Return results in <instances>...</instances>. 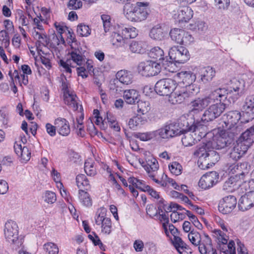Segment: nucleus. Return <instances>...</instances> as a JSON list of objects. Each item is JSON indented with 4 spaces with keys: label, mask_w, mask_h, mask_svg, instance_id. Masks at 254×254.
Wrapping results in <instances>:
<instances>
[{
    "label": "nucleus",
    "mask_w": 254,
    "mask_h": 254,
    "mask_svg": "<svg viewBox=\"0 0 254 254\" xmlns=\"http://www.w3.org/2000/svg\"><path fill=\"white\" fill-rule=\"evenodd\" d=\"M218 179L219 175L216 172H210L201 177L198 182L199 186L205 190L209 189L218 182Z\"/></svg>",
    "instance_id": "dca6fc26"
},
{
    "label": "nucleus",
    "mask_w": 254,
    "mask_h": 254,
    "mask_svg": "<svg viewBox=\"0 0 254 254\" xmlns=\"http://www.w3.org/2000/svg\"><path fill=\"white\" fill-rule=\"evenodd\" d=\"M219 94L218 101L213 103L207 109H206L200 119L201 122L208 123L211 122L218 118L224 112L226 108L225 102L227 100L228 91L226 88L224 87L217 88L216 92Z\"/></svg>",
    "instance_id": "f03ea898"
},
{
    "label": "nucleus",
    "mask_w": 254,
    "mask_h": 254,
    "mask_svg": "<svg viewBox=\"0 0 254 254\" xmlns=\"http://www.w3.org/2000/svg\"><path fill=\"white\" fill-rule=\"evenodd\" d=\"M144 243L141 240H136L133 243V248L137 252H141L144 248Z\"/></svg>",
    "instance_id": "774afa93"
},
{
    "label": "nucleus",
    "mask_w": 254,
    "mask_h": 254,
    "mask_svg": "<svg viewBox=\"0 0 254 254\" xmlns=\"http://www.w3.org/2000/svg\"><path fill=\"white\" fill-rule=\"evenodd\" d=\"M43 248L44 250L49 254H58L59 253V248L54 243L49 242L45 244Z\"/></svg>",
    "instance_id": "c03bdc74"
},
{
    "label": "nucleus",
    "mask_w": 254,
    "mask_h": 254,
    "mask_svg": "<svg viewBox=\"0 0 254 254\" xmlns=\"http://www.w3.org/2000/svg\"><path fill=\"white\" fill-rule=\"evenodd\" d=\"M157 134V130L142 133L138 132L135 135V136L141 141H146L154 138Z\"/></svg>",
    "instance_id": "a19ab883"
},
{
    "label": "nucleus",
    "mask_w": 254,
    "mask_h": 254,
    "mask_svg": "<svg viewBox=\"0 0 254 254\" xmlns=\"http://www.w3.org/2000/svg\"><path fill=\"white\" fill-rule=\"evenodd\" d=\"M234 136H232L231 133H228L227 131L224 130V132L221 135L217 137L213 140V142L210 143V145H212L216 149L224 148L232 143Z\"/></svg>",
    "instance_id": "2eb2a0df"
},
{
    "label": "nucleus",
    "mask_w": 254,
    "mask_h": 254,
    "mask_svg": "<svg viewBox=\"0 0 254 254\" xmlns=\"http://www.w3.org/2000/svg\"><path fill=\"white\" fill-rule=\"evenodd\" d=\"M215 75V70L211 66L202 68L200 71V80L206 83L211 81Z\"/></svg>",
    "instance_id": "c85d7f7f"
},
{
    "label": "nucleus",
    "mask_w": 254,
    "mask_h": 254,
    "mask_svg": "<svg viewBox=\"0 0 254 254\" xmlns=\"http://www.w3.org/2000/svg\"><path fill=\"white\" fill-rule=\"evenodd\" d=\"M205 122H201L200 119H195L193 118L192 123L187 122L186 127L188 131H193L196 133V137H200V139L205 137L209 132L207 127L204 125Z\"/></svg>",
    "instance_id": "ddd939ff"
},
{
    "label": "nucleus",
    "mask_w": 254,
    "mask_h": 254,
    "mask_svg": "<svg viewBox=\"0 0 254 254\" xmlns=\"http://www.w3.org/2000/svg\"><path fill=\"white\" fill-rule=\"evenodd\" d=\"M144 167L146 172L150 174H153L152 172H154L158 170L159 165L156 160L153 158L152 159H148L146 161V164L144 165Z\"/></svg>",
    "instance_id": "ea45409f"
},
{
    "label": "nucleus",
    "mask_w": 254,
    "mask_h": 254,
    "mask_svg": "<svg viewBox=\"0 0 254 254\" xmlns=\"http://www.w3.org/2000/svg\"><path fill=\"white\" fill-rule=\"evenodd\" d=\"M236 204L237 199L236 197L230 195L223 197L220 200L218 204V210L224 214H229L235 208Z\"/></svg>",
    "instance_id": "4468645a"
},
{
    "label": "nucleus",
    "mask_w": 254,
    "mask_h": 254,
    "mask_svg": "<svg viewBox=\"0 0 254 254\" xmlns=\"http://www.w3.org/2000/svg\"><path fill=\"white\" fill-rule=\"evenodd\" d=\"M47 132L51 136H54L56 134L57 127L56 126H53L50 123L46 125Z\"/></svg>",
    "instance_id": "69168bd1"
},
{
    "label": "nucleus",
    "mask_w": 254,
    "mask_h": 254,
    "mask_svg": "<svg viewBox=\"0 0 254 254\" xmlns=\"http://www.w3.org/2000/svg\"><path fill=\"white\" fill-rule=\"evenodd\" d=\"M64 103L73 111L78 110L80 106V112L83 111L82 107L77 102V97L73 91L66 93L64 95Z\"/></svg>",
    "instance_id": "412c9836"
},
{
    "label": "nucleus",
    "mask_w": 254,
    "mask_h": 254,
    "mask_svg": "<svg viewBox=\"0 0 254 254\" xmlns=\"http://www.w3.org/2000/svg\"><path fill=\"white\" fill-rule=\"evenodd\" d=\"M4 234L6 241L15 246L16 248L21 247L23 243L22 238L18 236V227L15 222L7 221L4 225Z\"/></svg>",
    "instance_id": "6e6552de"
},
{
    "label": "nucleus",
    "mask_w": 254,
    "mask_h": 254,
    "mask_svg": "<svg viewBox=\"0 0 254 254\" xmlns=\"http://www.w3.org/2000/svg\"><path fill=\"white\" fill-rule=\"evenodd\" d=\"M199 140L200 137H197L196 133H194L193 131L186 132L182 138V143L186 147L192 146Z\"/></svg>",
    "instance_id": "cd10ccee"
},
{
    "label": "nucleus",
    "mask_w": 254,
    "mask_h": 254,
    "mask_svg": "<svg viewBox=\"0 0 254 254\" xmlns=\"http://www.w3.org/2000/svg\"><path fill=\"white\" fill-rule=\"evenodd\" d=\"M82 2L80 0H69L67 6L70 9H77L81 7Z\"/></svg>",
    "instance_id": "bf43d9fd"
},
{
    "label": "nucleus",
    "mask_w": 254,
    "mask_h": 254,
    "mask_svg": "<svg viewBox=\"0 0 254 254\" xmlns=\"http://www.w3.org/2000/svg\"><path fill=\"white\" fill-rule=\"evenodd\" d=\"M146 122L147 120L145 118L138 115L129 120L128 126L129 128L134 130L137 129L138 127L146 124Z\"/></svg>",
    "instance_id": "473e14b6"
},
{
    "label": "nucleus",
    "mask_w": 254,
    "mask_h": 254,
    "mask_svg": "<svg viewBox=\"0 0 254 254\" xmlns=\"http://www.w3.org/2000/svg\"><path fill=\"white\" fill-rule=\"evenodd\" d=\"M160 63L152 61H147L140 63L137 66L139 73L143 76H152L160 72Z\"/></svg>",
    "instance_id": "9d476101"
},
{
    "label": "nucleus",
    "mask_w": 254,
    "mask_h": 254,
    "mask_svg": "<svg viewBox=\"0 0 254 254\" xmlns=\"http://www.w3.org/2000/svg\"><path fill=\"white\" fill-rule=\"evenodd\" d=\"M77 32L82 37H87L91 34V29L88 26L80 24L77 26Z\"/></svg>",
    "instance_id": "49530a36"
},
{
    "label": "nucleus",
    "mask_w": 254,
    "mask_h": 254,
    "mask_svg": "<svg viewBox=\"0 0 254 254\" xmlns=\"http://www.w3.org/2000/svg\"><path fill=\"white\" fill-rule=\"evenodd\" d=\"M138 96V92L135 89H129L124 91L123 97L128 104H134L137 101Z\"/></svg>",
    "instance_id": "2f4dec72"
},
{
    "label": "nucleus",
    "mask_w": 254,
    "mask_h": 254,
    "mask_svg": "<svg viewBox=\"0 0 254 254\" xmlns=\"http://www.w3.org/2000/svg\"><path fill=\"white\" fill-rule=\"evenodd\" d=\"M217 88L212 90L208 94L204 97L197 98L190 103V113L192 115L202 111L206 107L212 103L217 101L220 95L216 93Z\"/></svg>",
    "instance_id": "423d86ee"
},
{
    "label": "nucleus",
    "mask_w": 254,
    "mask_h": 254,
    "mask_svg": "<svg viewBox=\"0 0 254 254\" xmlns=\"http://www.w3.org/2000/svg\"><path fill=\"white\" fill-rule=\"evenodd\" d=\"M14 149L15 153L20 158L22 162H26L30 160L31 152L26 146H23L22 147L20 144L15 143Z\"/></svg>",
    "instance_id": "393cba45"
},
{
    "label": "nucleus",
    "mask_w": 254,
    "mask_h": 254,
    "mask_svg": "<svg viewBox=\"0 0 254 254\" xmlns=\"http://www.w3.org/2000/svg\"><path fill=\"white\" fill-rule=\"evenodd\" d=\"M254 205V192H247L242 196L238 202L240 210L245 211L251 208Z\"/></svg>",
    "instance_id": "f3484780"
},
{
    "label": "nucleus",
    "mask_w": 254,
    "mask_h": 254,
    "mask_svg": "<svg viewBox=\"0 0 254 254\" xmlns=\"http://www.w3.org/2000/svg\"><path fill=\"white\" fill-rule=\"evenodd\" d=\"M179 77L182 81L179 83H184V85L192 84L196 79V76L191 71H181L179 73Z\"/></svg>",
    "instance_id": "72a5a7b5"
},
{
    "label": "nucleus",
    "mask_w": 254,
    "mask_h": 254,
    "mask_svg": "<svg viewBox=\"0 0 254 254\" xmlns=\"http://www.w3.org/2000/svg\"><path fill=\"white\" fill-rule=\"evenodd\" d=\"M188 238L190 242L195 246H198L201 242L200 235L197 232L191 231L188 234Z\"/></svg>",
    "instance_id": "a18cd8bd"
},
{
    "label": "nucleus",
    "mask_w": 254,
    "mask_h": 254,
    "mask_svg": "<svg viewBox=\"0 0 254 254\" xmlns=\"http://www.w3.org/2000/svg\"><path fill=\"white\" fill-rule=\"evenodd\" d=\"M58 133L62 136H67L70 131L68 122L64 118H59L55 120Z\"/></svg>",
    "instance_id": "4be33fe9"
},
{
    "label": "nucleus",
    "mask_w": 254,
    "mask_h": 254,
    "mask_svg": "<svg viewBox=\"0 0 254 254\" xmlns=\"http://www.w3.org/2000/svg\"><path fill=\"white\" fill-rule=\"evenodd\" d=\"M137 111L142 115L146 114L150 110V104L148 102L143 100H137Z\"/></svg>",
    "instance_id": "79ce46f5"
},
{
    "label": "nucleus",
    "mask_w": 254,
    "mask_h": 254,
    "mask_svg": "<svg viewBox=\"0 0 254 254\" xmlns=\"http://www.w3.org/2000/svg\"><path fill=\"white\" fill-rule=\"evenodd\" d=\"M183 43L181 45H185L186 46L190 44L193 41V38L188 32L186 31L183 36Z\"/></svg>",
    "instance_id": "e2e57ef3"
},
{
    "label": "nucleus",
    "mask_w": 254,
    "mask_h": 254,
    "mask_svg": "<svg viewBox=\"0 0 254 254\" xmlns=\"http://www.w3.org/2000/svg\"><path fill=\"white\" fill-rule=\"evenodd\" d=\"M186 214L189 217L190 221L197 229L201 230L203 228L202 225L198 221L197 218L189 210L186 211Z\"/></svg>",
    "instance_id": "603ef678"
},
{
    "label": "nucleus",
    "mask_w": 254,
    "mask_h": 254,
    "mask_svg": "<svg viewBox=\"0 0 254 254\" xmlns=\"http://www.w3.org/2000/svg\"><path fill=\"white\" fill-rule=\"evenodd\" d=\"M78 199L80 202L84 206L90 207L92 205V199L89 194L84 190H79Z\"/></svg>",
    "instance_id": "c9c22d12"
},
{
    "label": "nucleus",
    "mask_w": 254,
    "mask_h": 254,
    "mask_svg": "<svg viewBox=\"0 0 254 254\" xmlns=\"http://www.w3.org/2000/svg\"><path fill=\"white\" fill-rule=\"evenodd\" d=\"M186 31L179 28L172 29L170 32V35L172 40L177 43L181 44L183 43V36Z\"/></svg>",
    "instance_id": "f704fd0d"
},
{
    "label": "nucleus",
    "mask_w": 254,
    "mask_h": 254,
    "mask_svg": "<svg viewBox=\"0 0 254 254\" xmlns=\"http://www.w3.org/2000/svg\"><path fill=\"white\" fill-rule=\"evenodd\" d=\"M242 186L248 192H254V179L245 181Z\"/></svg>",
    "instance_id": "052dcab7"
},
{
    "label": "nucleus",
    "mask_w": 254,
    "mask_h": 254,
    "mask_svg": "<svg viewBox=\"0 0 254 254\" xmlns=\"http://www.w3.org/2000/svg\"><path fill=\"white\" fill-rule=\"evenodd\" d=\"M241 115L238 111H231L223 115L220 123L222 129L231 133L232 136L239 134L244 128V124L240 121Z\"/></svg>",
    "instance_id": "20e7f679"
},
{
    "label": "nucleus",
    "mask_w": 254,
    "mask_h": 254,
    "mask_svg": "<svg viewBox=\"0 0 254 254\" xmlns=\"http://www.w3.org/2000/svg\"><path fill=\"white\" fill-rule=\"evenodd\" d=\"M120 32L124 36V37L126 40L128 38H134L138 35L137 30L133 27H120Z\"/></svg>",
    "instance_id": "e433bc0d"
},
{
    "label": "nucleus",
    "mask_w": 254,
    "mask_h": 254,
    "mask_svg": "<svg viewBox=\"0 0 254 254\" xmlns=\"http://www.w3.org/2000/svg\"><path fill=\"white\" fill-rule=\"evenodd\" d=\"M105 210L104 208H101L97 212V216L95 217V223L98 225H101L107 219L105 217Z\"/></svg>",
    "instance_id": "3c124183"
},
{
    "label": "nucleus",
    "mask_w": 254,
    "mask_h": 254,
    "mask_svg": "<svg viewBox=\"0 0 254 254\" xmlns=\"http://www.w3.org/2000/svg\"><path fill=\"white\" fill-rule=\"evenodd\" d=\"M169 168L171 173L176 176H178L181 174L182 167L177 162H172V163L169 166Z\"/></svg>",
    "instance_id": "de8ad7c7"
},
{
    "label": "nucleus",
    "mask_w": 254,
    "mask_h": 254,
    "mask_svg": "<svg viewBox=\"0 0 254 254\" xmlns=\"http://www.w3.org/2000/svg\"><path fill=\"white\" fill-rule=\"evenodd\" d=\"M0 115L1 118L0 121L4 126L7 125L8 121V112L4 109L0 110Z\"/></svg>",
    "instance_id": "338daca9"
},
{
    "label": "nucleus",
    "mask_w": 254,
    "mask_h": 254,
    "mask_svg": "<svg viewBox=\"0 0 254 254\" xmlns=\"http://www.w3.org/2000/svg\"><path fill=\"white\" fill-rule=\"evenodd\" d=\"M84 170L89 176L93 177L97 174L95 162L90 158L87 159L84 163Z\"/></svg>",
    "instance_id": "4c0bfd02"
},
{
    "label": "nucleus",
    "mask_w": 254,
    "mask_h": 254,
    "mask_svg": "<svg viewBox=\"0 0 254 254\" xmlns=\"http://www.w3.org/2000/svg\"><path fill=\"white\" fill-rule=\"evenodd\" d=\"M169 56L172 62L183 64L190 59V54L187 49L183 46H174L169 52Z\"/></svg>",
    "instance_id": "f8f14e48"
},
{
    "label": "nucleus",
    "mask_w": 254,
    "mask_h": 254,
    "mask_svg": "<svg viewBox=\"0 0 254 254\" xmlns=\"http://www.w3.org/2000/svg\"><path fill=\"white\" fill-rule=\"evenodd\" d=\"M183 84L178 83L176 91L170 96L169 100L172 104H180L192 94L198 92V88L195 84L184 85Z\"/></svg>",
    "instance_id": "0eeeda50"
},
{
    "label": "nucleus",
    "mask_w": 254,
    "mask_h": 254,
    "mask_svg": "<svg viewBox=\"0 0 254 254\" xmlns=\"http://www.w3.org/2000/svg\"><path fill=\"white\" fill-rule=\"evenodd\" d=\"M184 129H182L179 124L171 123L157 130V134L163 139H169L180 135L184 133Z\"/></svg>",
    "instance_id": "9b49d317"
},
{
    "label": "nucleus",
    "mask_w": 254,
    "mask_h": 254,
    "mask_svg": "<svg viewBox=\"0 0 254 254\" xmlns=\"http://www.w3.org/2000/svg\"><path fill=\"white\" fill-rule=\"evenodd\" d=\"M36 45L38 50L41 51L42 47H47L50 42L49 38L43 33L37 40Z\"/></svg>",
    "instance_id": "37998d69"
},
{
    "label": "nucleus",
    "mask_w": 254,
    "mask_h": 254,
    "mask_svg": "<svg viewBox=\"0 0 254 254\" xmlns=\"http://www.w3.org/2000/svg\"><path fill=\"white\" fill-rule=\"evenodd\" d=\"M147 2H137L135 5H126L128 7L127 10L126 16L131 21L139 22L145 20L148 15V6Z\"/></svg>",
    "instance_id": "39448f33"
},
{
    "label": "nucleus",
    "mask_w": 254,
    "mask_h": 254,
    "mask_svg": "<svg viewBox=\"0 0 254 254\" xmlns=\"http://www.w3.org/2000/svg\"><path fill=\"white\" fill-rule=\"evenodd\" d=\"M0 41H1V44L7 48L10 43L9 37L6 30H1L0 32Z\"/></svg>",
    "instance_id": "6e6d98bb"
},
{
    "label": "nucleus",
    "mask_w": 254,
    "mask_h": 254,
    "mask_svg": "<svg viewBox=\"0 0 254 254\" xmlns=\"http://www.w3.org/2000/svg\"><path fill=\"white\" fill-rule=\"evenodd\" d=\"M146 43L142 40H133L129 45V50L131 53L142 54L145 52Z\"/></svg>",
    "instance_id": "a878e982"
},
{
    "label": "nucleus",
    "mask_w": 254,
    "mask_h": 254,
    "mask_svg": "<svg viewBox=\"0 0 254 254\" xmlns=\"http://www.w3.org/2000/svg\"><path fill=\"white\" fill-rule=\"evenodd\" d=\"M43 198L45 202L48 203L53 204L57 199L56 194L51 191H46L43 195Z\"/></svg>",
    "instance_id": "09e8293b"
},
{
    "label": "nucleus",
    "mask_w": 254,
    "mask_h": 254,
    "mask_svg": "<svg viewBox=\"0 0 254 254\" xmlns=\"http://www.w3.org/2000/svg\"><path fill=\"white\" fill-rule=\"evenodd\" d=\"M116 78L120 83L124 85H128L132 83L133 75L129 70L121 69L117 72Z\"/></svg>",
    "instance_id": "aec40b11"
},
{
    "label": "nucleus",
    "mask_w": 254,
    "mask_h": 254,
    "mask_svg": "<svg viewBox=\"0 0 254 254\" xmlns=\"http://www.w3.org/2000/svg\"><path fill=\"white\" fill-rule=\"evenodd\" d=\"M210 141L202 142L196 147L193 155L198 157L197 164L202 170L209 168L218 161L219 154L215 150L209 149Z\"/></svg>",
    "instance_id": "f257e3e1"
},
{
    "label": "nucleus",
    "mask_w": 254,
    "mask_h": 254,
    "mask_svg": "<svg viewBox=\"0 0 254 254\" xmlns=\"http://www.w3.org/2000/svg\"><path fill=\"white\" fill-rule=\"evenodd\" d=\"M254 125L247 129L237 140L230 152V157L235 161L239 160L247 151L253 142Z\"/></svg>",
    "instance_id": "7ed1b4c3"
},
{
    "label": "nucleus",
    "mask_w": 254,
    "mask_h": 254,
    "mask_svg": "<svg viewBox=\"0 0 254 254\" xmlns=\"http://www.w3.org/2000/svg\"><path fill=\"white\" fill-rule=\"evenodd\" d=\"M226 89L227 90L228 94L234 91L237 92V94L240 96L243 94L245 90V82L242 79L233 78L230 81L229 89Z\"/></svg>",
    "instance_id": "5701e85b"
},
{
    "label": "nucleus",
    "mask_w": 254,
    "mask_h": 254,
    "mask_svg": "<svg viewBox=\"0 0 254 254\" xmlns=\"http://www.w3.org/2000/svg\"><path fill=\"white\" fill-rule=\"evenodd\" d=\"M101 19L103 22L104 31L107 32L110 30L112 25L111 22V17L109 15L103 14L101 15Z\"/></svg>",
    "instance_id": "4d7b16f0"
},
{
    "label": "nucleus",
    "mask_w": 254,
    "mask_h": 254,
    "mask_svg": "<svg viewBox=\"0 0 254 254\" xmlns=\"http://www.w3.org/2000/svg\"><path fill=\"white\" fill-rule=\"evenodd\" d=\"M51 176L53 178V180L56 183H59L60 185V187H63V184L61 182V175L58 172L57 170L55 169H53L52 171L51 172Z\"/></svg>",
    "instance_id": "0e129e2a"
},
{
    "label": "nucleus",
    "mask_w": 254,
    "mask_h": 254,
    "mask_svg": "<svg viewBox=\"0 0 254 254\" xmlns=\"http://www.w3.org/2000/svg\"><path fill=\"white\" fill-rule=\"evenodd\" d=\"M111 227L112 222L111 219L107 218L101 224V231L103 233L109 235L111 232Z\"/></svg>",
    "instance_id": "864d4df0"
},
{
    "label": "nucleus",
    "mask_w": 254,
    "mask_h": 254,
    "mask_svg": "<svg viewBox=\"0 0 254 254\" xmlns=\"http://www.w3.org/2000/svg\"><path fill=\"white\" fill-rule=\"evenodd\" d=\"M243 110L250 119L254 118V95L249 96L246 98Z\"/></svg>",
    "instance_id": "bb28decb"
},
{
    "label": "nucleus",
    "mask_w": 254,
    "mask_h": 254,
    "mask_svg": "<svg viewBox=\"0 0 254 254\" xmlns=\"http://www.w3.org/2000/svg\"><path fill=\"white\" fill-rule=\"evenodd\" d=\"M60 66L63 68V70L64 72L70 73L71 72V63L70 60H67L66 61H64L63 60H61L59 63Z\"/></svg>",
    "instance_id": "13d9d810"
},
{
    "label": "nucleus",
    "mask_w": 254,
    "mask_h": 254,
    "mask_svg": "<svg viewBox=\"0 0 254 254\" xmlns=\"http://www.w3.org/2000/svg\"><path fill=\"white\" fill-rule=\"evenodd\" d=\"M177 85L176 81L171 78L162 79L156 82L154 90L161 96L170 95V96L176 91Z\"/></svg>",
    "instance_id": "1a4fd4ad"
},
{
    "label": "nucleus",
    "mask_w": 254,
    "mask_h": 254,
    "mask_svg": "<svg viewBox=\"0 0 254 254\" xmlns=\"http://www.w3.org/2000/svg\"><path fill=\"white\" fill-rule=\"evenodd\" d=\"M71 52L69 53L70 55V61H72L77 65L81 66L85 64V56L81 52V48L79 46H73L72 44L70 45Z\"/></svg>",
    "instance_id": "a211bd4d"
},
{
    "label": "nucleus",
    "mask_w": 254,
    "mask_h": 254,
    "mask_svg": "<svg viewBox=\"0 0 254 254\" xmlns=\"http://www.w3.org/2000/svg\"><path fill=\"white\" fill-rule=\"evenodd\" d=\"M166 35V32L160 25L153 27L150 31V37L156 41L162 40Z\"/></svg>",
    "instance_id": "c756f323"
},
{
    "label": "nucleus",
    "mask_w": 254,
    "mask_h": 254,
    "mask_svg": "<svg viewBox=\"0 0 254 254\" xmlns=\"http://www.w3.org/2000/svg\"><path fill=\"white\" fill-rule=\"evenodd\" d=\"M193 16V11L188 6H184L180 8L177 14L174 15L176 21L179 23L188 22Z\"/></svg>",
    "instance_id": "6ab92c4d"
},
{
    "label": "nucleus",
    "mask_w": 254,
    "mask_h": 254,
    "mask_svg": "<svg viewBox=\"0 0 254 254\" xmlns=\"http://www.w3.org/2000/svg\"><path fill=\"white\" fill-rule=\"evenodd\" d=\"M124 36L120 32V27L117 32H114L111 36V42L113 46L116 47H120L124 46L127 43V40L124 38Z\"/></svg>",
    "instance_id": "7c9ffc66"
},
{
    "label": "nucleus",
    "mask_w": 254,
    "mask_h": 254,
    "mask_svg": "<svg viewBox=\"0 0 254 254\" xmlns=\"http://www.w3.org/2000/svg\"><path fill=\"white\" fill-rule=\"evenodd\" d=\"M213 233L218 241L223 244H226L228 242V237L220 230H214Z\"/></svg>",
    "instance_id": "8fccbe9b"
},
{
    "label": "nucleus",
    "mask_w": 254,
    "mask_h": 254,
    "mask_svg": "<svg viewBox=\"0 0 254 254\" xmlns=\"http://www.w3.org/2000/svg\"><path fill=\"white\" fill-rule=\"evenodd\" d=\"M148 56L158 63L162 64L163 65L167 64V60L164 58V53L163 50L159 47H155L152 48L148 53Z\"/></svg>",
    "instance_id": "b1692460"
},
{
    "label": "nucleus",
    "mask_w": 254,
    "mask_h": 254,
    "mask_svg": "<svg viewBox=\"0 0 254 254\" xmlns=\"http://www.w3.org/2000/svg\"><path fill=\"white\" fill-rule=\"evenodd\" d=\"M76 183L79 190L84 189L88 190L90 188L89 181L84 174L78 175L76 177Z\"/></svg>",
    "instance_id": "58836bf2"
},
{
    "label": "nucleus",
    "mask_w": 254,
    "mask_h": 254,
    "mask_svg": "<svg viewBox=\"0 0 254 254\" xmlns=\"http://www.w3.org/2000/svg\"><path fill=\"white\" fill-rule=\"evenodd\" d=\"M215 5L219 9L227 8L230 4V0H214Z\"/></svg>",
    "instance_id": "680f3d73"
},
{
    "label": "nucleus",
    "mask_w": 254,
    "mask_h": 254,
    "mask_svg": "<svg viewBox=\"0 0 254 254\" xmlns=\"http://www.w3.org/2000/svg\"><path fill=\"white\" fill-rule=\"evenodd\" d=\"M234 182V178H230L224 183L223 186V190L227 191H232L234 190V186L236 185Z\"/></svg>",
    "instance_id": "5fc2aeb1"
}]
</instances>
